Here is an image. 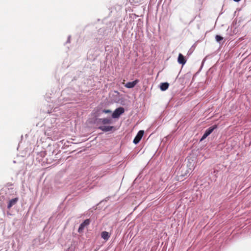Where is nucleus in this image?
I'll list each match as a JSON object with an SVG mask.
<instances>
[{
	"instance_id": "1",
	"label": "nucleus",
	"mask_w": 251,
	"mask_h": 251,
	"mask_svg": "<svg viewBox=\"0 0 251 251\" xmlns=\"http://www.w3.org/2000/svg\"><path fill=\"white\" fill-rule=\"evenodd\" d=\"M124 112V108L122 107H120L114 110L112 114V117L113 118H118Z\"/></svg>"
},
{
	"instance_id": "7",
	"label": "nucleus",
	"mask_w": 251,
	"mask_h": 251,
	"mask_svg": "<svg viewBox=\"0 0 251 251\" xmlns=\"http://www.w3.org/2000/svg\"><path fill=\"white\" fill-rule=\"evenodd\" d=\"M114 128L113 126H100L99 127V129L104 132H108L112 130Z\"/></svg>"
},
{
	"instance_id": "10",
	"label": "nucleus",
	"mask_w": 251,
	"mask_h": 251,
	"mask_svg": "<svg viewBox=\"0 0 251 251\" xmlns=\"http://www.w3.org/2000/svg\"><path fill=\"white\" fill-rule=\"evenodd\" d=\"M110 236V234L107 231H102L101 233V237L104 240L107 241Z\"/></svg>"
},
{
	"instance_id": "11",
	"label": "nucleus",
	"mask_w": 251,
	"mask_h": 251,
	"mask_svg": "<svg viewBox=\"0 0 251 251\" xmlns=\"http://www.w3.org/2000/svg\"><path fill=\"white\" fill-rule=\"evenodd\" d=\"M169 84L167 82L162 83L160 84V89L162 91L166 90L169 87Z\"/></svg>"
},
{
	"instance_id": "4",
	"label": "nucleus",
	"mask_w": 251,
	"mask_h": 251,
	"mask_svg": "<svg viewBox=\"0 0 251 251\" xmlns=\"http://www.w3.org/2000/svg\"><path fill=\"white\" fill-rule=\"evenodd\" d=\"M144 131L143 130H140L136 136H135V138L133 140V143L135 144H138L142 139L143 135H144Z\"/></svg>"
},
{
	"instance_id": "3",
	"label": "nucleus",
	"mask_w": 251,
	"mask_h": 251,
	"mask_svg": "<svg viewBox=\"0 0 251 251\" xmlns=\"http://www.w3.org/2000/svg\"><path fill=\"white\" fill-rule=\"evenodd\" d=\"M90 223V221L89 219L85 220L82 223H81L78 228V232L79 233L82 232L84 228L88 226Z\"/></svg>"
},
{
	"instance_id": "9",
	"label": "nucleus",
	"mask_w": 251,
	"mask_h": 251,
	"mask_svg": "<svg viewBox=\"0 0 251 251\" xmlns=\"http://www.w3.org/2000/svg\"><path fill=\"white\" fill-rule=\"evenodd\" d=\"M99 121L103 125L109 124L112 123V120L109 118L100 119Z\"/></svg>"
},
{
	"instance_id": "14",
	"label": "nucleus",
	"mask_w": 251,
	"mask_h": 251,
	"mask_svg": "<svg viewBox=\"0 0 251 251\" xmlns=\"http://www.w3.org/2000/svg\"><path fill=\"white\" fill-rule=\"evenodd\" d=\"M134 0H129V1L131 3H133V2H134ZM137 2H138V0H137Z\"/></svg>"
},
{
	"instance_id": "2",
	"label": "nucleus",
	"mask_w": 251,
	"mask_h": 251,
	"mask_svg": "<svg viewBox=\"0 0 251 251\" xmlns=\"http://www.w3.org/2000/svg\"><path fill=\"white\" fill-rule=\"evenodd\" d=\"M217 125H214L212 126L209 127L207 129H206L205 133L203 134L201 140V141L205 139L208 135H209L213 131V130L217 128Z\"/></svg>"
},
{
	"instance_id": "6",
	"label": "nucleus",
	"mask_w": 251,
	"mask_h": 251,
	"mask_svg": "<svg viewBox=\"0 0 251 251\" xmlns=\"http://www.w3.org/2000/svg\"><path fill=\"white\" fill-rule=\"evenodd\" d=\"M177 61L179 64L183 65L185 64L186 60L185 57L181 53H179L178 54Z\"/></svg>"
},
{
	"instance_id": "5",
	"label": "nucleus",
	"mask_w": 251,
	"mask_h": 251,
	"mask_svg": "<svg viewBox=\"0 0 251 251\" xmlns=\"http://www.w3.org/2000/svg\"><path fill=\"white\" fill-rule=\"evenodd\" d=\"M139 82L138 79H136L132 82H128L126 83L125 86L127 88H133Z\"/></svg>"
},
{
	"instance_id": "8",
	"label": "nucleus",
	"mask_w": 251,
	"mask_h": 251,
	"mask_svg": "<svg viewBox=\"0 0 251 251\" xmlns=\"http://www.w3.org/2000/svg\"><path fill=\"white\" fill-rule=\"evenodd\" d=\"M19 199L18 198H15L11 200L8 204L7 208L8 209H10V208L14 205H15L17 201H18Z\"/></svg>"
},
{
	"instance_id": "13",
	"label": "nucleus",
	"mask_w": 251,
	"mask_h": 251,
	"mask_svg": "<svg viewBox=\"0 0 251 251\" xmlns=\"http://www.w3.org/2000/svg\"><path fill=\"white\" fill-rule=\"evenodd\" d=\"M102 112L105 113H111V111L108 109H104Z\"/></svg>"
},
{
	"instance_id": "12",
	"label": "nucleus",
	"mask_w": 251,
	"mask_h": 251,
	"mask_svg": "<svg viewBox=\"0 0 251 251\" xmlns=\"http://www.w3.org/2000/svg\"><path fill=\"white\" fill-rule=\"evenodd\" d=\"M215 39L217 42H219L223 39V38L220 35H217L215 36Z\"/></svg>"
}]
</instances>
